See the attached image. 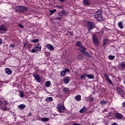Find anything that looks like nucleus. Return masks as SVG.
Listing matches in <instances>:
<instances>
[{
  "label": "nucleus",
  "instance_id": "f257e3e1",
  "mask_svg": "<svg viewBox=\"0 0 125 125\" xmlns=\"http://www.w3.org/2000/svg\"><path fill=\"white\" fill-rule=\"evenodd\" d=\"M15 9L16 10V12L19 11L21 13H24V12L28 11V7L25 6H16L15 7Z\"/></svg>",
  "mask_w": 125,
  "mask_h": 125
},
{
  "label": "nucleus",
  "instance_id": "f03ea898",
  "mask_svg": "<svg viewBox=\"0 0 125 125\" xmlns=\"http://www.w3.org/2000/svg\"><path fill=\"white\" fill-rule=\"evenodd\" d=\"M7 101H3V102L0 101V109H2L3 110H7V107L6 106V105H7Z\"/></svg>",
  "mask_w": 125,
  "mask_h": 125
},
{
  "label": "nucleus",
  "instance_id": "7ed1b4c3",
  "mask_svg": "<svg viewBox=\"0 0 125 125\" xmlns=\"http://www.w3.org/2000/svg\"><path fill=\"white\" fill-rule=\"evenodd\" d=\"M87 24L88 27H89V28H88V31H91V30H92L93 28H95V23L93 21H87Z\"/></svg>",
  "mask_w": 125,
  "mask_h": 125
},
{
  "label": "nucleus",
  "instance_id": "20e7f679",
  "mask_svg": "<svg viewBox=\"0 0 125 125\" xmlns=\"http://www.w3.org/2000/svg\"><path fill=\"white\" fill-rule=\"evenodd\" d=\"M35 80L38 82V83H41L42 82V77L38 73H34L32 75Z\"/></svg>",
  "mask_w": 125,
  "mask_h": 125
},
{
  "label": "nucleus",
  "instance_id": "39448f33",
  "mask_svg": "<svg viewBox=\"0 0 125 125\" xmlns=\"http://www.w3.org/2000/svg\"><path fill=\"white\" fill-rule=\"evenodd\" d=\"M92 41L95 44H96V45H99V41H98V39L96 37V35L93 34L92 35Z\"/></svg>",
  "mask_w": 125,
  "mask_h": 125
},
{
  "label": "nucleus",
  "instance_id": "423d86ee",
  "mask_svg": "<svg viewBox=\"0 0 125 125\" xmlns=\"http://www.w3.org/2000/svg\"><path fill=\"white\" fill-rule=\"evenodd\" d=\"M95 18L98 22H101L103 20V17L101 16V14L100 15H95Z\"/></svg>",
  "mask_w": 125,
  "mask_h": 125
},
{
  "label": "nucleus",
  "instance_id": "0eeeda50",
  "mask_svg": "<svg viewBox=\"0 0 125 125\" xmlns=\"http://www.w3.org/2000/svg\"><path fill=\"white\" fill-rule=\"evenodd\" d=\"M7 31V29L5 27L4 25H1L0 26V34H3V32H6Z\"/></svg>",
  "mask_w": 125,
  "mask_h": 125
},
{
  "label": "nucleus",
  "instance_id": "6e6552de",
  "mask_svg": "<svg viewBox=\"0 0 125 125\" xmlns=\"http://www.w3.org/2000/svg\"><path fill=\"white\" fill-rule=\"evenodd\" d=\"M104 77L106 81L108 82V83H109V84H110L111 85H112L113 86L115 85L114 83H113V82H112V81H111L110 78H109V76L108 75L105 74Z\"/></svg>",
  "mask_w": 125,
  "mask_h": 125
},
{
  "label": "nucleus",
  "instance_id": "1a4fd4ad",
  "mask_svg": "<svg viewBox=\"0 0 125 125\" xmlns=\"http://www.w3.org/2000/svg\"><path fill=\"white\" fill-rule=\"evenodd\" d=\"M57 109H58V110H65L66 108L64 105H62V104H58L57 105Z\"/></svg>",
  "mask_w": 125,
  "mask_h": 125
},
{
  "label": "nucleus",
  "instance_id": "9d476101",
  "mask_svg": "<svg viewBox=\"0 0 125 125\" xmlns=\"http://www.w3.org/2000/svg\"><path fill=\"white\" fill-rule=\"evenodd\" d=\"M35 47L36 49H38L37 50L38 51H42V46H41V43H37L35 44Z\"/></svg>",
  "mask_w": 125,
  "mask_h": 125
},
{
  "label": "nucleus",
  "instance_id": "9b49d317",
  "mask_svg": "<svg viewBox=\"0 0 125 125\" xmlns=\"http://www.w3.org/2000/svg\"><path fill=\"white\" fill-rule=\"evenodd\" d=\"M117 91L120 95H121L122 97H124V91H123V89H122V88L117 87Z\"/></svg>",
  "mask_w": 125,
  "mask_h": 125
},
{
  "label": "nucleus",
  "instance_id": "f8f14e48",
  "mask_svg": "<svg viewBox=\"0 0 125 125\" xmlns=\"http://www.w3.org/2000/svg\"><path fill=\"white\" fill-rule=\"evenodd\" d=\"M63 82L67 84L70 83V77H65L63 79Z\"/></svg>",
  "mask_w": 125,
  "mask_h": 125
},
{
  "label": "nucleus",
  "instance_id": "ddd939ff",
  "mask_svg": "<svg viewBox=\"0 0 125 125\" xmlns=\"http://www.w3.org/2000/svg\"><path fill=\"white\" fill-rule=\"evenodd\" d=\"M46 47L48 49H49L51 51H52L54 50V47L51 44H46Z\"/></svg>",
  "mask_w": 125,
  "mask_h": 125
},
{
  "label": "nucleus",
  "instance_id": "4468645a",
  "mask_svg": "<svg viewBox=\"0 0 125 125\" xmlns=\"http://www.w3.org/2000/svg\"><path fill=\"white\" fill-rule=\"evenodd\" d=\"M5 72L7 75H11L12 74V70L9 68H6L5 69Z\"/></svg>",
  "mask_w": 125,
  "mask_h": 125
},
{
  "label": "nucleus",
  "instance_id": "2eb2a0df",
  "mask_svg": "<svg viewBox=\"0 0 125 125\" xmlns=\"http://www.w3.org/2000/svg\"><path fill=\"white\" fill-rule=\"evenodd\" d=\"M115 116L118 119V120H121V119H122L123 118V115L122 114L119 113H115Z\"/></svg>",
  "mask_w": 125,
  "mask_h": 125
},
{
  "label": "nucleus",
  "instance_id": "dca6fc26",
  "mask_svg": "<svg viewBox=\"0 0 125 125\" xmlns=\"http://www.w3.org/2000/svg\"><path fill=\"white\" fill-rule=\"evenodd\" d=\"M83 3L84 5H86L87 6L90 5L89 0H83Z\"/></svg>",
  "mask_w": 125,
  "mask_h": 125
},
{
  "label": "nucleus",
  "instance_id": "f3484780",
  "mask_svg": "<svg viewBox=\"0 0 125 125\" xmlns=\"http://www.w3.org/2000/svg\"><path fill=\"white\" fill-rule=\"evenodd\" d=\"M66 14V12L64 10V9H63L62 11L58 13V15L59 16H64Z\"/></svg>",
  "mask_w": 125,
  "mask_h": 125
},
{
  "label": "nucleus",
  "instance_id": "a211bd4d",
  "mask_svg": "<svg viewBox=\"0 0 125 125\" xmlns=\"http://www.w3.org/2000/svg\"><path fill=\"white\" fill-rule=\"evenodd\" d=\"M102 14H103L102 9H99L96 12L95 15H100L101 14V16H102Z\"/></svg>",
  "mask_w": 125,
  "mask_h": 125
},
{
  "label": "nucleus",
  "instance_id": "6ab92c4d",
  "mask_svg": "<svg viewBox=\"0 0 125 125\" xmlns=\"http://www.w3.org/2000/svg\"><path fill=\"white\" fill-rule=\"evenodd\" d=\"M69 91H70L69 88L65 87L63 89V92L64 94H68V93H69Z\"/></svg>",
  "mask_w": 125,
  "mask_h": 125
},
{
  "label": "nucleus",
  "instance_id": "aec40b11",
  "mask_svg": "<svg viewBox=\"0 0 125 125\" xmlns=\"http://www.w3.org/2000/svg\"><path fill=\"white\" fill-rule=\"evenodd\" d=\"M86 77H87V78H88V79H90V80H92V79H94V78H95L94 75H93L91 74H87L86 75Z\"/></svg>",
  "mask_w": 125,
  "mask_h": 125
},
{
  "label": "nucleus",
  "instance_id": "412c9836",
  "mask_svg": "<svg viewBox=\"0 0 125 125\" xmlns=\"http://www.w3.org/2000/svg\"><path fill=\"white\" fill-rule=\"evenodd\" d=\"M45 101L47 103H49L50 101H53V99L52 98V97H47L46 98Z\"/></svg>",
  "mask_w": 125,
  "mask_h": 125
},
{
  "label": "nucleus",
  "instance_id": "4be33fe9",
  "mask_svg": "<svg viewBox=\"0 0 125 125\" xmlns=\"http://www.w3.org/2000/svg\"><path fill=\"white\" fill-rule=\"evenodd\" d=\"M92 111L91 110H90L87 112V110H80V113H84V114H86V113H87V114H90V113H92Z\"/></svg>",
  "mask_w": 125,
  "mask_h": 125
},
{
  "label": "nucleus",
  "instance_id": "5701e85b",
  "mask_svg": "<svg viewBox=\"0 0 125 125\" xmlns=\"http://www.w3.org/2000/svg\"><path fill=\"white\" fill-rule=\"evenodd\" d=\"M74 98L76 100V101H81V100H82V97L80 95H77Z\"/></svg>",
  "mask_w": 125,
  "mask_h": 125
},
{
  "label": "nucleus",
  "instance_id": "b1692460",
  "mask_svg": "<svg viewBox=\"0 0 125 125\" xmlns=\"http://www.w3.org/2000/svg\"><path fill=\"white\" fill-rule=\"evenodd\" d=\"M18 107L19 109H21V110H23V109H25V108H26V105L24 104H21L18 105Z\"/></svg>",
  "mask_w": 125,
  "mask_h": 125
},
{
  "label": "nucleus",
  "instance_id": "393cba45",
  "mask_svg": "<svg viewBox=\"0 0 125 125\" xmlns=\"http://www.w3.org/2000/svg\"><path fill=\"white\" fill-rule=\"evenodd\" d=\"M80 47L81 48L80 50H81V52H82V53H83L84 52H85V50H86V48L83 45L81 46Z\"/></svg>",
  "mask_w": 125,
  "mask_h": 125
},
{
  "label": "nucleus",
  "instance_id": "a878e982",
  "mask_svg": "<svg viewBox=\"0 0 125 125\" xmlns=\"http://www.w3.org/2000/svg\"><path fill=\"white\" fill-rule=\"evenodd\" d=\"M118 27L120 29H124V24H123V21H120L118 23Z\"/></svg>",
  "mask_w": 125,
  "mask_h": 125
},
{
  "label": "nucleus",
  "instance_id": "bb28decb",
  "mask_svg": "<svg viewBox=\"0 0 125 125\" xmlns=\"http://www.w3.org/2000/svg\"><path fill=\"white\" fill-rule=\"evenodd\" d=\"M77 59H78V60H83V55L82 54H79L77 57Z\"/></svg>",
  "mask_w": 125,
  "mask_h": 125
},
{
  "label": "nucleus",
  "instance_id": "cd10ccee",
  "mask_svg": "<svg viewBox=\"0 0 125 125\" xmlns=\"http://www.w3.org/2000/svg\"><path fill=\"white\" fill-rule=\"evenodd\" d=\"M85 56H86V57H88V58H91V56H90V54L89 53L87 52H83Z\"/></svg>",
  "mask_w": 125,
  "mask_h": 125
},
{
  "label": "nucleus",
  "instance_id": "c85d7f7f",
  "mask_svg": "<svg viewBox=\"0 0 125 125\" xmlns=\"http://www.w3.org/2000/svg\"><path fill=\"white\" fill-rule=\"evenodd\" d=\"M50 12V15H52V14H54V13H55V12H56V9H54L53 10H51L49 11Z\"/></svg>",
  "mask_w": 125,
  "mask_h": 125
},
{
  "label": "nucleus",
  "instance_id": "c756f323",
  "mask_svg": "<svg viewBox=\"0 0 125 125\" xmlns=\"http://www.w3.org/2000/svg\"><path fill=\"white\" fill-rule=\"evenodd\" d=\"M50 84H51V82H50V81H47L45 83V86L48 87L50 85Z\"/></svg>",
  "mask_w": 125,
  "mask_h": 125
},
{
  "label": "nucleus",
  "instance_id": "7c9ffc66",
  "mask_svg": "<svg viewBox=\"0 0 125 125\" xmlns=\"http://www.w3.org/2000/svg\"><path fill=\"white\" fill-rule=\"evenodd\" d=\"M49 118H42L41 119L42 122H48Z\"/></svg>",
  "mask_w": 125,
  "mask_h": 125
},
{
  "label": "nucleus",
  "instance_id": "2f4dec72",
  "mask_svg": "<svg viewBox=\"0 0 125 125\" xmlns=\"http://www.w3.org/2000/svg\"><path fill=\"white\" fill-rule=\"evenodd\" d=\"M60 73L61 76H62V77H65L66 75V71L64 70L61 71Z\"/></svg>",
  "mask_w": 125,
  "mask_h": 125
},
{
  "label": "nucleus",
  "instance_id": "473e14b6",
  "mask_svg": "<svg viewBox=\"0 0 125 125\" xmlns=\"http://www.w3.org/2000/svg\"><path fill=\"white\" fill-rule=\"evenodd\" d=\"M20 96L21 98H23V97H24V91H20Z\"/></svg>",
  "mask_w": 125,
  "mask_h": 125
},
{
  "label": "nucleus",
  "instance_id": "72a5a7b5",
  "mask_svg": "<svg viewBox=\"0 0 125 125\" xmlns=\"http://www.w3.org/2000/svg\"><path fill=\"white\" fill-rule=\"evenodd\" d=\"M86 77V74L81 75V80H85V78Z\"/></svg>",
  "mask_w": 125,
  "mask_h": 125
},
{
  "label": "nucleus",
  "instance_id": "f704fd0d",
  "mask_svg": "<svg viewBox=\"0 0 125 125\" xmlns=\"http://www.w3.org/2000/svg\"><path fill=\"white\" fill-rule=\"evenodd\" d=\"M76 46H78L79 47H80V46H82V43L80 41H78L76 42Z\"/></svg>",
  "mask_w": 125,
  "mask_h": 125
},
{
  "label": "nucleus",
  "instance_id": "c9c22d12",
  "mask_svg": "<svg viewBox=\"0 0 125 125\" xmlns=\"http://www.w3.org/2000/svg\"><path fill=\"white\" fill-rule=\"evenodd\" d=\"M100 104L101 105H105V104H107V101H101L100 102Z\"/></svg>",
  "mask_w": 125,
  "mask_h": 125
},
{
  "label": "nucleus",
  "instance_id": "e433bc0d",
  "mask_svg": "<svg viewBox=\"0 0 125 125\" xmlns=\"http://www.w3.org/2000/svg\"><path fill=\"white\" fill-rule=\"evenodd\" d=\"M109 60H114L115 59V56L110 55L108 56Z\"/></svg>",
  "mask_w": 125,
  "mask_h": 125
},
{
  "label": "nucleus",
  "instance_id": "4c0bfd02",
  "mask_svg": "<svg viewBox=\"0 0 125 125\" xmlns=\"http://www.w3.org/2000/svg\"><path fill=\"white\" fill-rule=\"evenodd\" d=\"M108 38H105V39H104V44H107V43H108Z\"/></svg>",
  "mask_w": 125,
  "mask_h": 125
},
{
  "label": "nucleus",
  "instance_id": "58836bf2",
  "mask_svg": "<svg viewBox=\"0 0 125 125\" xmlns=\"http://www.w3.org/2000/svg\"><path fill=\"white\" fill-rule=\"evenodd\" d=\"M39 42V39H34L32 41H31V42H34V43H36Z\"/></svg>",
  "mask_w": 125,
  "mask_h": 125
},
{
  "label": "nucleus",
  "instance_id": "ea45409f",
  "mask_svg": "<svg viewBox=\"0 0 125 125\" xmlns=\"http://www.w3.org/2000/svg\"><path fill=\"white\" fill-rule=\"evenodd\" d=\"M57 112H59V113H60V114H61V113H65V110H57Z\"/></svg>",
  "mask_w": 125,
  "mask_h": 125
},
{
  "label": "nucleus",
  "instance_id": "a19ab883",
  "mask_svg": "<svg viewBox=\"0 0 125 125\" xmlns=\"http://www.w3.org/2000/svg\"><path fill=\"white\" fill-rule=\"evenodd\" d=\"M28 45H31V46H32V44H28L27 43L25 42L24 44V47H28Z\"/></svg>",
  "mask_w": 125,
  "mask_h": 125
},
{
  "label": "nucleus",
  "instance_id": "79ce46f5",
  "mask_svg": "<svg viewBox=\"0 0 125 125\" xmlns=\"http://www.w3.org/2000/svg\"><path fill=\"white\" fill-rule=\"evenodd\" d=\"M121 65L123 68H125V62H121Z\"/></svg>",
  "mask_w": 125,
  "mask_h": 125
},
{
  "label": "nucleus",
  "instance_id": "37998d69",
  "mask_svg": "<svg viewBox=\"0 0 125 125\" xmlns=\"http://www.w3.org/2000/svg\"><path fill=\"white\" fill-rule=\"evenodd\" d=\"M55 20H59V21H62V17H57L55 18Z\"/></svg>",
  "mask_w": 125,
  "mask_h": 125
},
{
  "label": "nucleus",
  "instance_id": "c03bdc74",
  "mask_svg": "<svg viewBox=\"0 0 125 125\" xmlns=\"http://www.w3.org/2000/svg\"><path fill=\"white\" fill-rule=\"evenodd\" d=\"M64 71H65V73H70V69H68V68H65L64 69Z\"/></svg>",
  "mask_w": 125,
  "mask_h": 125
},
{
  "label": "nucleus",
  "instance_id": "a18cd8bd",
  "mask_svg": "<svg viewBox=\"0 0 125 125\" xmlns=\"http://www.w3.org/2000/svg\"><path fill=\"white\" fill-rule=\"evenodd\" d=\"M37 51H38L37 50H36L35 49H32L31 50V52L32 53H35V52H37Z\"/></svg>",
  "mask_w": 125,
  "mask_h": 125
},
{
  "label": "nucleus",
  "instance_id": "49530a36",
  "mask_svg": "<svg viewBox=\"0 0 125 125\" xmlns=\"http://www.w3.org/2000/svg\"><path fill=\"white\" fill-rule=\"evenodd\" d=\"M89 100H90V101L93 102V101H94V99L93 98V97H90L89 98Z\"/></svg>",
  "mask_w": 125,
  "mask_h": 125
},
{
  "label": "nucleus",
  "instance_id": "de8ad7c7",
  "mask_svg": "<svg viewBox=\"0 0 125 125\" xmlns=\"http://www.w3.org/2000/svg\"><path fill=\"white\" fill-rule=\"evenodd\" d=\"M19 27L21 28V29H23L24 28V26L22 24H19Z\"/></svg>",
  "mask_w": 125,
  "mask_h": 125
},
{
  "label": "nucleus",
  "instance_id": "09e8293b",
  "mask_svg": "<svg viewBox=\"0 0 125 125\" xmlns=\"http://www.w3.org/2000/svg\"><path fill=\"white\" fill-rule=\"evenodd\" d=\"M10 47H12V48H14V44H10Z\"/></svg>",
  "mask_w": 125,
  "mask_h": 125
},
{
  "label": "nucleus",
  "instance_id": "8fccbe9b",
  "mask_svg": "<svg viewBox=\"0 0 125 125\" xmlns=\"http://www.w3.org/2000/svg\"><path fill=\"white\" fill-rule=\"evenodd\" d=\"M81 110H86V107H85V106H84L83 108L81 109Z\"/></svg>",
  "mask_w": 125,
  "mask_h": 125
},
{
  "label": "nucleus",
  "instance_id": "3c124183",
  "mask_svg": "<svg viewBox=\"0 0 125 125\" xmlns=\"http://www.w3.org/2000/svg\"><path fill=\"white\" fill-rule=\"evenodd\" d=\"M1 43H2V39L0 38V44H1Z\"/></svg>",
  "mask_w": 125,
  "mask_h": 125
},
{
  "label": "nucleus",
  "instance_id": "603ef678",
  "mask_svg": "<svg viewBox=\"0 0 125 125\" xmlns=\"http://www.w3.org/2000/svg\"><path fill=\"white\" fill-rule=\"evenodd\" d=\"M28 117H32V113H31V112L29 113L28 114Z\"/></svg>",
  "mask_w": 125,
  "mask_h": 125
},
{
  "label": "nucleus",
  "instance_id": "864d4df0",
  "mask_svg": "<svg viewBox=\"0 0 125 125\" xmlns=\"http://www.w3.org/2000/svg\"><path fill=\"white\" fill-rule=\"evenodd\" d=\"M57 7L58 8L61 9V8H62V6H57Z\"/></svg>",
  "mask_w": 125,
  "mask_h": 125
},
{
  "label": "nucleus",
  "instance_id": "5fc2aeb1",
  "mask_svg": "<svg viewBox=\"0 0 125 125\" xmlns=\"http://www.w3.org/2000/svg\"><path fill=\"white\" fill-rule=\"evenodd\" d=\"M106 44H104H104H103V47H104V48H106V45H105Z\"/></svg>",
  "mask_w": 125,
  "mask_h": 125
},
{
  "label": "nucleus",
  "instance_id": "6e6d98bb",
  "mask_svg": "<svg viewBox=\"0 0 125 125\" xmlns=\"http://www.w3.org/2000/svg\"><path fill=\"white\" fill-rule=\"evenodd\" d=\"M73 125H82L78 124V123H75L73 124Z\"/></svg>",
  "mask_w": 125,
  "mask_h": 125
},
{
  "label": "nucleus",
  "instance_id": "4d7b16f0",
  "mask_svg": "<svg viewBox=\"0 0 125 125\" xmlns=\"http://www.w3.org/2000/svg\"><path fill=\"white\" fill-rule=\"evenodd\" d=\"M123 107H125V102H124L122 104Z\"/></svg>",
  "mask_w": 125,
  "mask_h": 125
},
{
  "label": "nucleus",
  "instance_id": "13d9d810",
  "mask_svg": "<svg viewBox=\"0 0 125 125\" xmlns=\"http://www.w3.org/2000/svg\"><path fill=\"white\" fill-rule=\"evenodd\" d=\"M60 1H61L62 2H64V1H66V0H59Z\"/></svg>",
  "mask_w": 125,
  "mask_h": 125
},
{
  "label": "nucleus",
  "instance_id": "bf43d9fd",
  "mask_svg": "<svg viewBox=\"0 0 125 125\" xmlns=\"http://www.w3.org/2000/svg\"><path fill=\"white\" fill-rule=\"evenodd\" d=\"M69 34H70L71 36H73V32H69Z\"/></svg>",
  "mask_w": 125,
  "mask_h": 125
},
{
  "label": "nucleus",
  "instance_id": "052dcab7",
  "mask_svg": "<svg viewBox=\"0 0 125 125\" xmlns=\"http://www.w3.org/2000/svg\"><path fill=\"white\" fill-rule=\"evenodd\" d=\"M111 125H118V124L117 123H113Z\"/></svg>",
  "mask_w": 125,
  "mask_h": 125
}]
</instances>
